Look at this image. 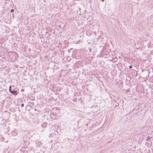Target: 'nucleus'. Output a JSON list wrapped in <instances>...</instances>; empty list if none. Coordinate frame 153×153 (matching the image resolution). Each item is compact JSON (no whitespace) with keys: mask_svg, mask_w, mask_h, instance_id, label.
I'll list each match as a JSON object with an SVG mask.
<instances>
[{"mask_svg":"<svg viewBox=\"0 0 153 153\" xmlns=\"http://www.w3.org/2000/svg\"><path fill=\"white\" fill-rule=\"evenodd\" d=\"M12 86L10 85L9 88V91L10 93L14 95H17L18 94V92L17 90H15L14 89L11 88Z\"/></svg>","mask_w":153,"mask_h":153,"instance_id":"1","label":"nucleus"},{"mask_svg":"<svg viewBox=\"0 0 153 153\" xmlns=\"http://www.w3.org/2000/svg\"><path fill=\"white\" fill-rule=\"evenodd\" d=\"M18 131L16 129H13L10 133L11 135L13 136H16L17 135Z\"/></svg>","mask_w":153,"mask_h":153,"instance_id":"2","label":"nucleus"},{"mask_svg":"<svg viewBox=\"0 0 153 153\" xmlns=\"http://www.w3.org/2000/svg\"><path fill=\"white\" fill-rule=\"evenodd\" d=\"M23 141H24V142L25 143H30V142H29V141H28V139H30L28 138V137H23Z\"/></svg>","mask_w":153,"mask_h":153,"instance_id":"3","label":"nucleus"},{"mask_svg":"<svg viewBox=\"0 0 153 153\" xmlns=\"http://www.w3.org/2000/svg\"><path fill=\"white\" fill-rule=\"evenodd\" d=\"M47 125V124L46 123H43L42 125V127L44 128L45 126H46Z\"/></svg>","mask_w":153,"mask_h":153,"instance_id":"4","label":"nucleus"},{"mask_svg":"<svg viewBox=\"0 0 153 153\" xmlns=\"http://www.w3.org/2000/svg\"><path fill=\"white\" fill-rule=\"evenodd\" d=\"M151 138V137H149L148 136V137H147V139H146V140H149L150 138Z\"/></svg>","mask_w":153,"mask_h":153,"instance_id":"5","label":"nucleus"},{"mask_svg":"<svg viewBox=\"0 0 153 153\" xmlns=\"http://www.w3.org/2000/svg\"><path fill=\"white\" fill-rule=\"evenodd\" d=\"M14 9H12L11 10H10V12H12V13H13L14 12Z\"/></svg>","mask_w":153,"mask_h":153,"instance_id":"6","label":"nucleus"},{"mask_svg":"<svg viewBox=\"0 0 153 153\" xmlns=\"http://www.w3.org/2000/svg\"><path fill=\"white\" fill-rule=\"evenodd\" d=\"M24 106V103H22L21 104V106L22 107H23Z\"/></svg>","mask_w":153,"mask_h":153,"instance_id":"7","label":"nucleus"},{"mask_svg":"<svg viewBox=\"0 0 153 153\" xmlns=\"http://www.w3.org/2000/svg\"><path fill=\"white\" fill-rule=\"evenodd\" d=\"M30 104L33 105H34V103L33 102H32L30 103Z\"/></svg>","mask_w":153,"mask_h":153,"instance_id":"8","label":"nucleus"},{"mask_svg":"<svg viewBox=\"0 0 153 153\" xmlns=\"http://www.w3.org/2000/svg\"><path fill=\"white\" fill-rule=\"evenodd\" d=\"M129 68H132V66L131 65H130L129 66Z\"/></svg>","mask_w":153,"mask_h":153,"instance_id":"9","label":"nucleus"},{"mask_svg":"<svg viewBox=\"0 0 153 153\" xmlns=\"http://www.w3.org/2000/svg\"><path fill=\"white\" fill-rule=\"evenodd\" d=\"M4 138H2V140H1V141H4Z\"/></svg>","mask_w":153,"mask_h":153,"instance_id":"10","label":"nucleus"},{"mask_svg":"<svg viewBox=\"0 0 153 153\" xmlns=\"http://www.w3.org/2000/svg\"><path fill=\"white\" fill-rule=\"evenodd\" d=\"M12 15L13 16V17H14V15L13 13Z\"/></svg>","mask_w":153,"mask_h":153,"instance_id":"11","label":"nucleus"},{"mask_svg":"<svg viewBox=\"0 0 153 153\" xmlns=\"http://www.w3.org/2000/svg\"><path fill=\"white\" fill-rule=\"evenodd\" d=\"M4 141L5 142H8V141Z\"/></svg>","mask_w":153,"mask_h":153,"instance_id":"12","label":"nucleus"},{"mask_svg":"<svg viewBox=\"0 0 153 153\" xmlns=\"http://www.w3.org/2000/svg\"><path fill=\"white\" fill-rule=\"evenodd\" d=\"M104 0H101L102 2H104Z\"/></svg>","mask_w":153,"mask_h":153,"instance_id":"13","label":"nucleus"},{"mask_svg":"<svg viewBox=\"0 0 153 153\" xmlns=\"http://www.w3.org/2000/svg\"><path fill=\"white\" fill-rule=\"evenodd\" d=\"M115 59H117V58H116V57H115Z\"/></svg>","mask_w":153,"mask_h":153,"instance_id":"14","label":"nucleus"},{"mask_svg":"<svg viewBox=\"0 0 153 153\" xmlns=\"http://www.w3.org/2000/svg\"><path fill=\"white\" fill-rule=\"evenodd\" d=\"M39 146V144H38V145L37 146Z\"/></svg>","mask_w":153,"mask_h":153,"instance_id":"15","label":"nucleus"},{"mask_svg":"<svg viewBox=\"0 0 153 153\" xmlns=\"http://www.w3.org/2000/svg\"><path fill=\"white\" fill-rule=\"evenodd\" d=\"M34 110H35V111H36V109H34Z\"/></svg>","mask_w":153,"mask_h":153,"instance_id":"16","label":"nucleus"},{"mask_svg":"<svg viewBox=\"0 0 153 153\" xmlns=\"http://www.w3.org/2000/svg\"><path fill=\"white\" fill-rule=\"evenodd\" d=\"M10 133H8V134H10Z\"/></svg>","mask_w":153,"mask_h":153,"instance_id":"17","label":"nucleus"}]
</instances>
